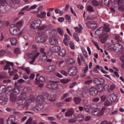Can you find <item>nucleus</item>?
<instances>
[{
  "label": "nucleus",
  "mask_w": 124,
  "mask_h": 124,
  "mask_svg": "<svg viewBox=\"0 0 124 124\" xmlns=\"http://www.w3.org/2000/svg\"><path fill=\"white\" fill-rule=\"evenodd\" d=\"M110 31V28L109 25L104 24V26L100 27L95 31V34L99 35L100 38V41L102 43H105L109 37V34L107 32Z\"/></svg>",
  "instance_id": "obj_1"
},
{
  "label": "nucleus",
  "mask_w": 124,
  "mask_h": 124,
  "mask_svg": "<svg viewBox=\"0 0 124 124\" xmlns=\"http://www.w3.org/2000/svg\"><path fill=\"white\" fill-rule=\"evenodd\" d=\"M28 100L30 102H34L37 105V107L35 108V109H34V112L36 113L37 111L41 110L43 108V102L45 101V99L43 96L40 95L38 96L35 99L33 96H31L29 97Z\"/></svg>",
  "instance_id": "obj_2"
},
{
  "label": "nucleus",
  "mask_w": 124,
  "mask_h": 124,
  "mask_svg": "<svg viewBox=\"0 0 124 124\" xmlns=\"http://www.w3.org/2000/svg\"><path fill=\"white\" fill-rule=\"evenodd\" d=\"M23 24H24V21L23 20H20L17 22L16 24H12L10 26L9 31L11 34L13 35H18L20 36L22 33H23L22 31H21V27L23 26Z\"/></svg>",
  "instance_id": "obj_3"
},
{
  "label": "nucleus",
  "mask_w": 124,
  "mask_h": 124,
  "mask_svg": "<svg viewBox=\"0 0 124 124\" xmlns=\"http://www.w3.org/2000/svg\"><path fill=\"white\" fill-rule=\"evenodd\" d=\"M15 84L16 87L14 89L11 86H8L7 88L5 87V92H9V93L14 94V95L12 94L10 96V99L13 102L16 101V99L17 98L16 95L20 93V88H21V86H18L17 82H16Z\"/></svg>",
  "instance_id": "obj_4"
},
{
  "label": "nucleus",
  "mask_w": 124,
  "mask_h": 124,
  "mask_svg": "<svg viewBox=\"0 0 124 124\" xmlns=\"http://www.w3.org/2000/svg\"><path fill=\"white\" fill-rule=\"evenodd\" d=\"M39 36L36 38V41L39 43L45 42L47 40V35L45 31H40L38 32Z\"/></svg>",
  "instance_id": "obj_5"
},
{
  "label": "nucleus",
  "mask_w": 124,
  "mask_h": 124,
  "mask_svg": "<svg viewBox=\"0 0 124 124\" xmlns=\"http://www.w3.org/2000/svg\"><path fill=\"white\" fill-rule=\"evenodd\" d=\"M26 98H27V94L26 93H21L17 98V104H18V105H24L26 103Z\"/></svg>",
  "instance_id": "obj_6"
},
{
  "label": "nucleus",
  "mask_w": 124,
  "mask_h": 124,
  "mask_svg": "<svg viewBox=\"0 0 124 124\" xmlns=\"http://www.w3.org/2000/svg\"><path fill=\"white\" fill-rule=\"evenodd\" d=\"M41 24H42L41 20L40 19H37L31 22L30 27L31 28V29L35 30L38 28H39V27L41 26Z\"/></svg>",
  "instance_id": "obj_7"
},
{
  "label": "nucleus",
  "mask_w": 124,
  "mask_h": 124,
  "mask_svg": "<svg viewBox=\"0 0 124 124\" xmlns=\"http://www.w3.org/2000/svg\"><path fill=\"white\" fill-rule=\"evenodd\" d=\"M46 88L50 90H57L59 89V84L55 82L50 81L46 84Z\"/></svg>",
  "instance_id": "obj_8"
},
{
  "label": "nucleus",
  "mask_w": 124,
  "mask_h": 124,
  "mask_svg": "<svg viewBox=\"0 0 124 124\" xmlns=\"http://www.w3.org/2000/svg\"><path fill=\"white\" fill-rule=\"evenodd\" d=\"M1 64H4V63H7L4 67V70H7V69H9V70H11V68H10V66L11 67H13L14 64H13V62H7L5 60H3L2 61H0Z\"/></svg>",
  "instance_id": "obj_9"
},
{
  "label": "nucleus",
  "mask_w": 124,
  "mask_h": 124,
  "mask_svg": "<svg viewBox=\"0 0 124 124\" xmlns=\"http://www.w3.org/2000/svg\"><path fill=\"white\" fill-rule=\"evenodd\" d=\"M91 114L92 116H96V117H98L99 118H100V117H102V116H103V113L99 108L94 109L91 112Z\"/></svg>",
  "instance_id": "obj_10"
},
{
  "label": "nucleus",
  "mask_w": 124,
  "mask_h": 124,
  "mask_svg": "<svg viewBox=\"0 0 124 124\" xmlns=\"http://www.w3.org/2000/svg\"><path fill=\"white\" fill-rule=\"evenodd\" d=\"M40 55V52H38V50H36L32 53V56L31 57L32 61L29 62L30 64H33L34 62H35V59H37V57Z\"/></svg>",
  "instance_id": "obj_11"
},
{
  "label": "nucleus",
  "mask_w": 124,
  "mask_h": 124,
  "mask_svg": "<svg viewBox=\"0 0 124 124\" xmlns=\"http://www.w3.org/2000/svg\"><path fill=\"white\" fill-rule=\"evenodd\" d=\"M69 76L73 77L77 74L78 70L77 68L74 66H71L68 70Z\"/></svg>",
  "instance_id": "obj_12"
},
{
  "label": "nucleus",
  "mask_w": 124,
  "mask_h": 124,
  "mask_svg": "<svg viewBox=\"0 0 124 124\" xmlns=\"http://www.w3.org/2000/svg\"><path fill=\"white\" fill-rule=\"evenodd\" d=\"M89 93L91 95H96L97 94V90L95 87L92 86L89 89Z\"/></svg>",
  "instance_id": "obj_13"
},
{
  "label": "nucleus",
  "mask_w": 124,
  "mask_h": 124,
  "mask_svg": "<svg viewBox=\"0 0 124 124\" xmlns=\"http://www.w3.org/2000/svg\"><path fill=\"white\" fill-rule=\"evenodd\" d=\"M86 26H87L88 28H92V29H93L94 30L97 28L96 22H87L86 23Z\"/></svg>",
  "instance_id": "obj_14"
},
{
  "label": "nucleus",
  "mask_w": 124,
  "mask_h": 124,
  "mask_svg": "<svg viewBox=\"0 0 124 124\" xmlns=\"http://www.w3.org/2000/svg\"><path fill=\"white\" fill-rule=\"evenodd\" d=\"M49 42L51 45H57L58 42L55 37L51 36L50 39H49Z\"/></svg>",
  "instance_id": "obj_15"
},
{
  "label": "nucleus",
  "mask_w": 124,
  "mask_h": 124,
  "mask_svg": "<svg viewBox=\"0 0 124 124\" xmlns=\"http://www.w3.org/2000/svg\"><path fill=\"white\" fill-rule=\"evenodd\" d=\"M73 114H74V111L73 110V109H69L65 113V117H66V118H71Z\"/></svg>",
  "instance_id": "obj_16"
},
{
  "label": "nucleus",
  "mask_w": 124,
  "mask_h": 124,
  "mask_svg": "<svg viewBox=\"0 0 124 124\" xmlns=\"http://www.w3.org/2000/svg\"><path fill=\"white\" fill-rule=\"evenodd\" d=\"M56 96L57 95L55 94H46V97L48 99V100H50V101H55L56 100Z\"/></svg>",
  "instance_id": "obj_17"
},
{
  "label": "nucleus",
  "mask_w": 124,
  "mask_h": 124,
  "mask_svg": "<svg viewBox=\"0 0 124 124\" xmlns=\"http://www.w3.org/2000/svg\"><path fill=\"white\" fill-rule=\"evenodd\" d=\"M122 47L123 46H122L120 44L117 43L113 46V50L114 52H116V53H117L119 51H121V50H122Z\"/></svg>",
  "instance_id": "obj_18"
},
{
  "label": "nucleus",
  "mask_w": 124,
  "mask_h": 124,
  "mask_svg": "<svg viewBox=\"0 0 124 124\" xmlns=\"http://www.w3.org/2000/svg\"><path fill=\"white\" fill-rule=\"evenodd\" d=\"M47 54H41V56L38 58L39 62H43L47 60Z\"/></svg>",
  "instance_id": "obj_19"
},
{
  "label": "nucleus",
  "mask_w": 124,
  "mask_h": 124,
  "mask_svg": "<svg viewBox=\"0 0 124 124\" xmlns=\"http://www.w3.org/2000/svg\"><path fill=\"white\" fill-rule=\"evenodd\" d=\"M60 50H61V46H59L50 48V51L51 52H52V53H57V52L60 51Z\"/></svg>",
  "instance_id": "obj_20"
},
{
  "label": "nucleus",
  "mask_w": 124,
  "mask_h": 124,
  "mask_svg": "<svg viewBox=\"0 0 124 124\" xmlns=\"http://www.w3.org/2000/svg\"><path fill=\"white\" fill-rule=\"evenodd\" d=\"M47 70L48 72H53V71L57 70V66L54 65H50L47 67Z\"/></svg>",
  "instance_id": "obj_21"
},
{
  "label": "nucleus",
  "mask_w": 124,
  "mask_h": 124,
  "mask_svg": "<svg viewBox=\"0 0 124 124\" xmlns=\"http://www.w3.org/2000/svg\"><path fill=\"white\" fill-rule=\"evenodd\" d=\"M96 90H97V92L102 93V92H103V85L101 84H96Z\"/></svg>",
  "instance_id": "obj_22"
},
{
  "label": "nucleus",
  "mask_w": 124,
  "mask_h": 124,
  "mask_svg": "<svg viewBox=\"0 0 124 124\" xmlns=\"http://www.w3.org/2000/svg\"><path fill=\"white\" fill-rule=\"evenodd\" d=\"M108 98H110L111 102L116 101L117 100V95L116 94H111L108 96Z\"/></svg>",
  "instance_id": "obj_23"
},
{
  "label": "nucleus",
  "mask_w": 124,
  "mask_h": 124,
  "mask_svg": "<svg viewBox=\"0 0 124 124\" xmlns=\"http://www.w3.org/2000/svg\"><path fill=\"white\" fill-rule=\"evenodd\" d=\"M58 55L60 57H64L66 54V50L64 49H60Z\"/></svg>",
  "instance_id": "obj_24"
},
{
  "label": "nucleus",
  "mask_w": 124,
  "mask_h": 124,
  "mask_svg": "<svg viewBox=\"0 0 124 124\" xmlns=\"http://www.w3.org/2000/svg\"><path fill=\"white\" fill-rule=\"evenodd\" d=\"M35 80V83L36 85H39V82H44V81H45V78H44V77L41 76L38 80H37V78H36Z\"/></svg>",
  "instance_id": "obj_25"
},
{
  "label": "nucleus",
  "mask_w": 124,
  "mask_h": 124,
  "mask_svg": "<svg viewBox=\"0 0 124 124\" xmlns=\"http://www.w3.org/2000/svg\"><path fill=\"white\" fill-rule=\"evenodd\" d=\"M49 35L55 37V35L57 34V31L55 29H50L49 31Z\"/></svg>",
  "instance_id": "obj_26"
},
{
  "label": "nucleus",
  "mask_w": 124,
  "mask_h": 124,
  "mask_svg": "<svg viewBox=\"0 0 124 124\" xmlns=\"http://www.w3.org/2000/svg\"><path fill=\"white\" fill-rule=\"evenodd\" d=\"M46 14H47L46 12H41L40 14H38L37 15V17H38V18H41L42 19H44V18L46 17Z\"/></svg>",
  "instance_id": "obj_27"
},
{
  "label": "nucleus",
  "mask_w": 124,
  "mask_h": 124,
  "mask_svg": "<svg viewBox=\"0 0 124 124\" xmlns=\"http://www.w3.org/2000/svg\"><path fill=\"white\" fill-rule=\"evenodd\" d=\"M65 62H66V63L68 64H73L75 61L71 58H66L65 59Z\"/></svg>",
  "instance_id": "obj_28"
},
{
  "label": "nucleus",
  "mask_w": 124,
  "mask_h": 124,
  "mask_svg": "<svg viewBox=\"0 0 124 124\" xmlns=\"http://www.w3.org/2000/svg\"><path fill=\"white\" fill-rule=\"evenodd\" d=\"M79 27H75V30L76 32H78V33H80V32H82V30H83V27L81 26V25H78Z\"/></svg>",
  "instance_id": "obj_29"
},
{
  "label": "nucleus",
  "mask_w": 124,
  "mask_h": 124,
  "mask_svg": "<svg viewBox=\"0 0 124 124\" xmlns=\"http://www.w3.org/2000/svg\"><path fill=\"white\" fill-rule=\"evenodd\" d=\"M12 45L16 46L17 45V39L16 38H12L10 39Z\"/></svg>",
  "instance_id": "obj_30"
},
{
  "label": "nucleus",
  "mask_w": 124,
  "mask_h": 124,
  "mask_svg": "<svg viewBox=\"0 0 124 124\" xmlns=\"http://www.w3.org/2000/svg\"><path fill=\"white\" fill-rule=\"evenodd\" d=\"M76 119L78 122H82V121L84 120V117H83L81 114H78L77 115Z\"/></svg>",
  "instance_id": "obj_31"
},
{
  "label": "nucleus",
  "mask_w": 124,
  "mask_h": 124,
  "mask_svg": "<svg viewBox=\"0 0 124 124\" xmlns=\"http://www.w3.org/2000/svg\"><path fill=\"white\" fill-rule=\"evenodd\" d=\"M109 3V0H101V2H99L100 5H106Z\"/></svg>",
  "instance_id": "obj_32"
},
{
  "label": "nucleus",
  "mask_w": 124,
  "mask_h": 124,
  "mask_svg": "<svg viewBox=\"0 0 124 124\" xmlns=\"http://www.w3.org/2000/svg\"><path fill=\"white\" fill-rule=\"evenodd\" d=\"M5 0H0V7H3L7 5Z\"/></svg>",
  "instance_id": "obj_33"
},
{
  "label": "nucleus",
  "mask_w": 124,
  "mask_h": 124,
  "mask_svg": "<svg viewBox=\"0 0 124 124\" xmlns=\"http://www.w3.org/2000/svg\"><path fill=\"white\" fill-rule=\"evenodd\" d=\"M101 111L104 114V113H109L110 109L106 107H103Z\"/></svg>",
  "instance_id": "obj_34"
},
{
  "label": "nucleus",
  "mask_w": 124,
  "mask_h": 124,
  "mask_svg": "<svg viewBox=\"0 0 124 124\" xmlns=\"http://www.w3.org/2000/svg\"><path fill=\"white\" fill-rule=\"evenodd\" d=\"M74 101L76 104H79L81 102V99L80 98L75 97L74 98Z\"/></svg>",
  "instance_id": "obj_35"
},
{
  "label": "nucleus",
  "mask_w": 124,
  "mask_h": 124,
  "mask_svg": "<svg viewBox=\"0 0 124 124\" xmlns=\"http://www.w3.org/2000/svg\"><path fill=\"white\" fill-rule=\"evenodd\" d=\"M55 13H56V14H59L60 16H62V15L63 14V11H61V10L59 9H56L55 10Z\"/></svg>",
  "instance_id": "obj_36"
},
{
  "label": "nucleus",
  "mask_w": 124,
  "mask_h": 124,
  "mask_svg": "<svg viewBox=\"0 0 124 124\" xmlns=\"http://www.w3.org/2000/svg\"><path fill=\"white\" fill-rule=\"evenodd\" d=\"M87 11H89V12H94V9H93V7L91 5H89L87 7Z\"/></svg>",
  "instance_id": "obj_37"
},
{
  "label": "nucleus",
  "mask_w": 124,
  "mask_h": 124,
  "mask_svg": "<svg viewBox=\"0 0 124 124\" xmlns=\"http://www.w3.org/2000/svg\"><path fill=\"white\" fill-rule=\"evenodd\" d=\"M5 85L0 86V94L3 93H5Z\"/></svg>",
  "instance_id": "obj_38"
},
{
  "label": "nucleus",
  "mask_w": 124,
  "mask_h": 124,
  "mask_svg": "<svg viewBox=\"0 0 124 124\" xmlns=\"http://www.w3.org/2000/svg\"><path fill=\"white\" fill-rule=\"evenodd\" d=\"M73 37L75 40H76V41H77V42H79V36H78V34L77 33H74Z\"/></svg>",
  "instance_id": "obj_39"
},
{
  "label": "nucleus",
  "mask_w": 124,
  "mask_h": 124,
  "mask_svg": "<svg viewBox=\"0 0 124 124\" xmlns=\"http://www.w3.org/2000/svg\"><path fill=\"white\" fill-rule=\"evenodd\" d=\"M57 31L60 35H61L62 36H63V30H62V29L61 28H58L57 29Z\"/></svg>",
  "instance_id": "obj_40"
},
{
  "label": "nucleus",
  "mask_w": 124,
  "mask_h": 124,
  "mask_svg": "<svg viewBox=\"0 0 124 124\" xmlns=\"http://www.w3.org/2000/svg\"><path fill=\"white\" fill-rule=\"evenodd\" d=\"M23 91L25 93H31V88L30 87H26L24 88Z\"/></svg>",
  "instance_id": "obj_41"
},
{
  "label": "nucleus",
  "mask_w": 124,
  "mask_h": 124,
  "mask_svg": "<svg viewBox=\"0 0 124 124\" xmlns=\"http://www.w3.org/2000/svg\"><path fill=\"white\" fill-rule=\"evenodd\" d=\"M70 81V79H63L60 80V82H61V83H62V84H67Z\"/></svg>",
  "instance_id": "obj_42"
},
{
  "label": "nucleus",
  "mask_w": 124,
  "mask_h": 124,
  "mask_svg": "<svg viewBox=\"0 0 124 124\" xmlns=\"http://www.w3.org/2000/svg\"><path fill=\"white\" fill-rule=\"evenodd\" d=\"M115 89H116V86L114 84H111L108 89L109 93H110V92H112V91L115 90Z\"/></svg>",
  "instance_id": "obj_43"
},
{
  "label": "nucleus",
  "mask_w": 124,
  "mask_h": 124,
  "mask_svg": "<svg viewBox=\"0 0 124 124\" xmlns=\"http://www.w3.org/2000/svg\"><path fill=\"white\" fill-rule=\"evenodd\" d=\"M30 6L27 5L24 7L22 9L21 11H31V10H30Z\"/></svg>",
  "instance_id": "obj_44"
},
{
  "label": "nucleus",
  "mask_w": 124,
  "mask_h": 124,
  "mask_svg": "<svg viewBox=\"0 0 124 124\" xmlns=\"http://www.w3.org/2000/svg\"><path fill=\"white\" fill-rule=\"evenodd\" d=\"M90 105H89V104H86L84 106V109L86 111V112H87V113H89V112H90Z\"/></svg>",
  "instance_id": "obj_45"
},
{
  "label": "nucleus",
  "mask_w": 124,
  "mask_h": 124,
  "mask_svg": "<svg viewBox=\"0 0 124 124\" xmlns=\"http://www.w3.org/2000/svg\"><path fill=\"white\" fill-rule=\"evenodd\" d=\"M92 3L94 6H98L99 5V2L95 0H92Z\"/></svg>",
  "instance_id": "obj_46"
},
{
  "label": "nucleus",
  "mask_w": 124,
  "mask_h": 124,
  "mask_svg": "<svg viewBox=\"0 0 124 124\" xmlns=\"http://www.w3.org/2000/svg\"><path fill=\"white\" fill-rule=\"evenodd\" d=\"M105 83L104 79L102 78H99V84H97V85H102L103 86V84Z\"/></svg>",
  "instance_id": "obj_47"
},
{
  "label": "nucleus",
  "mask_w": 124,
  "mask_h": 124,
  "mask_svg": "<svg viewBox=\"0 0 124 124\" xmlns=\"http://www.w3.org/2000/svg\"><path fill=\"white\" fill-rule=\"evenodd\" d=\"M40 51L41 53V55H47L46 52H45V49L43 47H41L40 48Z\"/></svg>",
  "instance_id": "obj_48"
},
{
  "label": "nucleus",
  "mask_w": 124,
  "mask_h": 124,
  "mask_svg": "<svg viewBox=\"0 0 124 124\" xmlns=\"http://www.w3.org/2000/svg\"><path fill=\"white\" fill-rule=\"evenodd\" d=\"M69 96V93H65L62 95L61 99H64V98Z\"/></svg>",
  "instance_id": "obj_49"
},
{
  "label": "nucleus",
  "mask_w": 124,
  "mask_h": 124,
  "mask_svg": "<svg viewBox=\"0 0 124 124\" xmlns=\"http://www.w3.org/2000/svg\"><path fill=\"white\" fill-rule=\"evenodd\" d=\"M70 47L72 50H74L75 49V45L72 42H70Z\"/></svg>",
  "instance_id": "obj_50"
},
{
  "label": "nucleus",
  "mask_w": 124,
  "mask_h": 124,
  "mask_svg": "<svg viewBox=\"0 0 124 124\" xmlns=\"http://www.w3.org/2000/svg\"><path fill=\"white\" fill-rule=\"evenodd\" d=\"M38 6V5H36V4H34V5L31 6L30 7V11H31V10H33V9H35V8H36Z\"/></svg>",
  "instance_id": "obj_51"
},
{
  "label": "nucleus",
  "mask_w": 124,
  "mask_h": 124,
  "mask_svg": "<svg viewBox=\"0 0 124 124\" xmlns=\"http://www.w3.org/2000/svg\"><path fill=\"white\" fill-rule=\"evenodd\" d=\"M4 78H6L5 74L4 73H0V79H3Z\"/></svg>",
  "instance_id": "obj_52"
},
{
  "label": "nucleus",
  "mask_w": 124,
  "mask_h": 124,
  "mask_svg": "<svg viewBox=\"0 0 124 124\" xmlns=\"http://www.w3.org/2000/svg\"><path fill=\"white\" fill-rule=\"evenodd\" d=\"M124 5V0H118V5Z\"/></svg>",
  "instance_id": "obj_53"
},
{
  "label": "nucleus",
  "mask_w": 124,
  "mask_h": 124,
  "mask_svg": "<svg viewBox=\"0 0 124 124\" xmlns=\"http://www.w3.org/2000/svg\"><path fill=\"white\" fill-rule=\"evenodd\" d=\"M5 54V50L3 49L0 50V57L4 56Z\"/></svg>",
  "instance_id": "obj_54"
},
{
  "label": "nucleus",
  "mask_w": 124,
  "mask_h": 124,
  "mask_svg": "<svg viewBox=\"0 0 124 124\" xmlns=\"http://www.w3.org/2000/svg\"><path fill=\"white\" fill-rule=\"evenodd\" d=\"M77 84V83L76 82H73L70 85L69 88H70L71 89H72V88H74L75 86H76Z\"/></svg>",
  "instance_id": "obj_55"
},
{
  "label": "nucleus",
  "mask_w": 124,
  "mask_h": 124,
  "mask_svg": "<svg viewBox=\"0 0 124 124\" xmlns=\"http://www.w3.org/2000/svg\"><path fill=\"white\" fill-rule=\"evenodd\" d=\"M15 54H20L21 53V51H20V49L19 48H16L15 49Z\"/></svg>",
  "instance_id": "obj_56"
},
{
  "label": "nucleus",
  "mask_w": 124,
  "mask_h": 124,
  "mask_svg": "<svg viewBox=\"0 0 124 124\" xmlns=\"http://www.w3.org/2000/svg\"><path fill=\"white\" fill-rule=\"evenodd\" d=\"M92 83H93L92 80H87L85 81V85H90V84H92Z\"/></svg>",
  "instance_id": "obj_57"
},
{
  "label": "nucleus",
  "mask_w": 124,
  "mask_h": 124,
  "mask_svg": "<svg viewBox=\"0 0 124 124\" xmlns=\"http://www.w3.org/2000/svg\"><path fill=\"white\" fill-rule=\"evenodd\" d=\"M72 100V97H69L65 99V102H70Z\"/></svg>",
  "instance_id": "obj_58"
},
{
  "label": "nucleus",
  "mask_w": 124,
  "mask_h": 124,
  "mask_svg": "<svg viewBox=\"0 0 124 124\" xmlns=\"http://www.w3.org/2000/svg\"><path fill=\"white\" fill-rule=\"evenodd\" d=\"M64 39H65V40L68 41V40H70V37H69V36H68L67 34H65Z\"/></svg>",
  "instance_id": "obj_59"
},
{
  "label": "nucleus",
  "mask_w": 124,
  "mask_h": 124,
  "mask_svg": "<svg viewBox=\"0 0 124 124\" xmlns=\"http://www.w3.org/2000/svg\"><path fill=\"white\" fill-rule=\"evenodd\" d=\"M91 108H92V109H96V108H97V105L96 104H93L91 105Z\"/></svg>",
  "instance_id": "obj_60"
},
{
  "label": "nucleus",
  "mask_w": 124,
  "mask_h": 124,
  "mask_svg": "<svg viewBox=\"0 0 124 124\" xmlns=\"http://www.w3.org/2000/svg\"><path fill=\"white\" fill-rule=\"evenodd\" d=\"M24 71H26L27 73H30V72H31V69H30V67H27L24 68Z\"/></svg>",
  "instance_id": "obj_61"
},
{
  "label": "nucleus",
  "mask_w": 124,
  "mask_h": 124,
  "mask_svg": "<svg viewBox=\"0 0 124 124\" xmlns=\"http://www.w3.org/2000/svg\"><path fill=\"white\" fill-rule=\"evenodd\" d=\"M92 101H93V102H97L99 101V98H98V97L94 98L92 100Z\"/></svg>",
  "instance_id": "obj_62"
},
{
  "label": "nucleus",
  "mask_w": 124,
  "mask_h": 124,
  "mask_svg": "<svg viewBox=\"0 0 124 124\" xmlns=\"http://www.w3.org/2000/svg\"><path fill=\"white\" fill-rule=\"evenodd\" d=\"M63 62H64V61L63 60H61L58 62V66H59V67H61V65L62 64V63H63Z\"/></svg>",
  "instance_id": "obj_63"
},
{
  "label": "nucleus",
  "mask_w": 124,
  "mask_h": 124,
  "mask_svg": "<svg viewBox=\"0 0 124 124\" xmlns=\"http://www.w3.org/2000/svg\"><path fill=\"white\" fill-rule=\"evenodd\" d=\"M120 61L122 62H124V55H123L122 56H121L120 57Z\"/></svg>",
  "instance_id": "obj_64"
}]
</instances>
